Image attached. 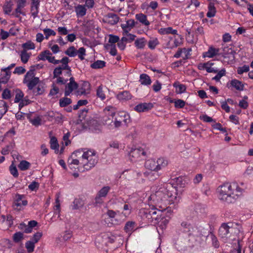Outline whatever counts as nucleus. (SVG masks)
I'll return each instance as SVG.
<instances>
[{
	"instance_id": "09e8293b",
	"label": "nucleus",
	"mask_w": 253,
	"mask_h": 253,
	"mask_svg": "<svg viewBox=\"0 0 253 253\" xmlns=\"http://www.w3.org/2000/svg\"><path fill=\"white\" fill-rule=\"evenodd\" d=\"M49 55H52V53L48 50H44L39 55L38 58L39 60L44 61Z\"/></svg>"
},
{
	"instance_id": "680f3d73",
	"label": "nucleus",
	"mask_w": 253,
	"mask_h": 253,
	"mask_svg": "<svg viewBox=\"0 0 253 253\" xmlns=\"http://www.w3.org/2000/svg\"><path fill=\"white\" fill-rule=\"evenodd\" d=\"M109 42L112 43L111 44H114V43L118 42L120 40L119 37L117 36L109 35Z\"/></svg>"
},
{
	"instance_id": "864d4df0",
	"label": "nucleus",
	"mask_w": 253,
	"mask_h": 253,
	"mask_svg": "<svg viewBox=\"0 0 253 253\" xmlns=\"http://www.w3.org/2000/svg\"><path fill=\"white\" fill-rule=\"evenodd\" d=\"M43 33L45 35V38L48 39L50 36H55L56 33L52 29L46 28L43 30Z\"/></svg>"
},
{
	"instance_id": "a18cd8bd",
	"label": "nucleus",
	"mask_w": 253,
	"mask_h": 253,
	"mask_svg": "<svg viewBox=\"0 0 253 253\" xmlns=\"http://www.w3.org/2000/svg\"><path fill=\"white\" fill-rule=\"evenodd\" d=\"M96 95L98 98H100L101 100H103L105 99L106 96L103 91V87L102 85L98 87L96 90Z\"/></svg>"
},
{
	"instance_id": "8fccbe9b",
	"label": "nucleus",
	"mask_w": 253,
	"mask_h": 253,
	"mask_svg": "<svg viewBox=\"0 0 253 253\" xmlns=\"http://www.w3.org/2000/svg\"><path fill=\"white\" fill-rule=\"evenodd\" d=\"M20 57L21 61L24 63H26L30 58V55L26 50H24L21 51Z\"/></svg>"
},
{
	"instance_id": "39448f33",
	"label": "nucleus",
	"mask_w": 253,
	"mask_h": 253,
	"mask_svg": "<svg viewBox=\"0 0 253 253\" xmlns=\"http://www.w3.org/2000/svg\"><path fill=\"white\" fill-rule=\"evenodd\" d=\"M230 225H232V223H224L222 224L218 230L219 235L221 238H228L230 236V233L234 229Z\"/></svg>"
},
{
	"instance_id": "58836bf2",
	"label": "nucleus",
	"mask_w": 253,
	"mask_h": 253,
	"mask_svg": "<svg viewBox=\"0 0 253 253\" xmlns=\"http://www.w3.org/2000/svg\"><path fill=\"white\" fill-rule=\"evenodd\" d=\"M173 86L175 87L177 89L176 92L178 93H182L186 91V86L182 84H179L177 83H174L173 84Z\"/></svg>"
},
{
	"instance_id": "6e6552de",
	"label": "nucleus",
	"mask_w": 253,
	"mask_h": 253,
	"mask_svg": "<svg viewBox=\"0 0 253 253\" xmlns=\"http://www.w3.org/2000/svg\"><path fill=\"white\" fill-rule=\"evenodd\" d=\"M142 155L145 156L146 152L141 148H135L131 150L129 153V158L131 161H135L137 158Z\"/></svg>"
},
{
	"instance_id": "ddd939ff",
	"label": "nucleus",
	"mask_w": 253,
	"mask_h": 253,
	"mask_svg": "<svg viewBox=\"0 0 253 253\" xmlns=\"http://www.w3.org/2000/svg\"><path fill=\"white\" fill-rule=\"evenodd\" d=\"M166 192H167V188L161 187L159 190L156 192L155 197L157 201H168L166 196Z\"/></svg>"
},
{
	"instance_id": "603ef678",
	"label": "nucleus",
	"mask_w": 253,
	"mask_h": 253,
	"mask_svg": "<svg viewBox=\"0 0 253 253\" xmlns=\"http://www.w3.org/2000/svg\"><path fill=\"white\" fill-rule=\"evenodd\" d=\"M159 44V42L157 39L155 38L153 40H151L148 42V47L151 49H154L156 46Z\"/></svg>"
},
{
	"instance_id": "9b49d317",
	"label": "nucleus",
	"mask_w": 253,
	"mask_h": 253,
	"mask_svg": "<svg viewBox=\"0 0 253 253\" xmlns=\"http://www.w3.org/2000/svg\"><path fill=\"white\" fill-rule=\"evenodd\" d=\"M154 107L152 103H140L134 107V110L138 112H147L151 110Z\"/></svg>"
},
{
	"instance_id": "72a5a7b5",
	"label": "nucleus",
	"mask_w": 253,
	"mask_h": 253,
	"mask_svg": "<svg viewBox=\"0 0 253 253\" xmlns=\"http://www.w3.org/2000/svg\"><path fill=\"white\" fill-rule=\"evenodd\" d=\"M156 162L158 170L161 169L162 168L165 167L168 165V161L163 158L158 159Z\"/></svg>"
},
{
	"instance_id": "f3484780",
	"label": "nucleus",
	"mask_w": 253,
	"mask_h": 253,
	"mask_svg": "<svg viewBox=\"0 0 253 253\" xmlns=\"http://www.w3.org/2000/svg\"><path fill=\"white\" fill-rule=\"evenodd\" d=\"M231 86L235 88L237 90L242 91L244 90V84L238 80L234 79L230 82Z\"/></svg>"
},
{
	"instance_id": "bf43d9fd",
	"label": "nucleus",
	"mask_w": 253,
	"mask_h": 253,
	"mask_svg": "<svg viewBox=\"0 0 253 253\" xmlns=\"http://www.w3.org/2000/svg\"><path fill=\"white\" fill-rule=\"evenodd\" d=\"M210 237L212 241V245L216 248H218L219 247V242L215 236L213 234L211 233Z\"/></svg>"
},
{
	"instance_id": "6ab92c4d",
	"label": "nucleus",
	"mask_w": 253,
	"mask_h": 253,
	"mask_svg": "<svg viewBox=\"0 0 253 253\" xmlns=\"http://www.w3.org/2000/svg\"><path fill=\"white\" fill-rule=\"evenodd\" d=\"M75 11L78 17H83L86 14V9L84 5L79 4L75 7Z\"/></svg>"
},
{
	"instance_id": "cd10ccee",
	"label": "nucleus",
	"mask_w": 253,
	"mask_h": 253,
	"mask_svg": "<svg viewBox=\"0 0 253 253\" xmlns=\"http://www.w3.org/2000/svg\"><path fill=\"white\" fill-rule=\"evenodd\" d=\"M119 100H128L131 98V95L127 91H124L119 93L117 95Z\"/></svg>"
},
{
	"instance_id": "0e129e2a",
	"label": "nucleus",
	"mask_w": 253,
	"mask_h": 253,
	"mask_svg": "<svg viewBox=\"0 0 253 253\" xmlns=\"http://www.w3.org/2000/svg\"><path fill=\"white\" fill-rule=\"evenodd\" d=\"M62 68L61 66L57 67L54 69L53 78L60 77L59 76L62 74Z\"/></svg>"
},
{
	"instance_id": "4be33fe9",
	"label": "nucleus",
	"mask_w": 253,
	"mask_h": 253,
	"mask_svg": "<svg viewBox=\"0 0 253 253\" xmlns=\"http://www.w3.org/2000/svg\"><path fill=\"white\" fill-rule=\"evenodd\" d=\"M135 225L136 223L134 221H128L126 222L124 229L126 232L130 233L134 230Z\"/></svg>"
},
{
	"instance_id": "a19ab883",
	"label": "nucleus",
	"mask_w": 253,
	"mask_h": 253,
	"mask_svg": "<svg viewBox=\"0 0 253 253\" xmlns=\"http://www.w3.org/2000/svg\"><path fill=\"white\" fill-rule=\"evenodd\" d=\"M65 53L70 57H75L77 54V51L74 46H71L65 51Z\"/></svg>"
},
{
	"instance_id": "20e7f679",
	"label": "nucleus",
	"mask_w": 253,
	"mask_h": 253,
	"mask_svg": "<svg viewBox=\"0 0 253 253\" xmlns=\"http://www.w3.org/2000/svg\"><path fill=\"white\" fill-rule=\"evenodd\" d=\"M24 198V195L16 194L12 205L14 210L20 211L23 209L24 207L27 205L28 201L26 200L23 199Z\"/></svg>"
},
{
	"instance_id": "3c124183",
	"label": "nucleus",
	"mask_w": 253,
	"mask_h": 253,
	"mask_svg": "<svg viewBox=\"0 0 253 253\" xmlns=\"http://www.w3.org/2000/svg\"><path fill=\"white\" fill-rule=\"evenodd\" d=\"M9 170L10 173L15 178L18 177L19 174L17 171V169L15 166L13 164H12L9 167Z\"/></svg>"
},
{
	"instance_id": "dca6fc26",
	"label": "nucleus",
	"mask_w": 253,
	"mask_h": 253,
	"mask_svg": "<svg viewBox=\"0 0 253 253\" xmlns=\"http://www.w3.org/2000/svg\"><path fill=\"white\" fill-rule=\"evenodd\" d=\"M135 18L141 24L145 26H148L150 25V22L147 19L146 15L142 13H138L135 15Z\"/></svg>"
},
{
	"instance_id": "4468645a",
	"label": "nucleus",
	"mask_w": 253,
	"mask_h": 253,
	"mask_svg": "<svg viewBox=\"0 0 253 253\" xmlns=\"http://www.w3.org/2000/svg\"><path fill=\"white\" fill-rule=\"evenodd\" d=\"M219 49L218 48H215L212 46L209 47L208 51L203 53L204 57L212 58L216 55H220L218 52Z\"/></svg>"
},
{
	"instance_id": "4d7b16f0",
	"label": "nucleus",
	"mask_w": 253,
	"mask_h": 253,
	"mask_svg": "<svg viewBox=\"0 0 253 253\" xmlns=\"http://www.w3.org/2000/svg\"><path fill=\"white\" fill-rule=\"evenodd\" d=\"M1 95L3 99H9L11 97V91L7 88L4 89Z\"/></svg>"
},
{
	"instance_id": "f257e3e1",
	"label": "nucleus",
	"mask_w": 253,
	"mask_h": 253,
	"mask_svg": "<svg viewBox=\"0 0 253 253\" xmlns=\"http://www.w3.org/2000/svg\"><path fill=\"white\" fill-rule=\"evenodd\" d=\"M218 198L227 204L234 203L238 199L241 189L236 183H225L218 188Z\"/></svg>"
},
{
	"instance_id": "c85d7f7f",
	"label": "nucleus",
	"mask_w": 253,
	"mask_h": 253,
	"mask_svg": "<svg viewBox=\"0 0 253 253\" xmlns=\"http://www.w3.org/2000/svg\"><path fill=\"white\" fill-rule=\"evenodd\" d=\"M4 74H1V78H0V82L2 84H6L8 82L11 76V72L9 71H3Z\"/></svg>"
},
{
	"instance_id": "e2e57ef3",
	"label": "nucleus",
	"mask_w": 253,
	"mask_h": 253,
	"mask_svg": "<svg viewBox=\"0 0 253 253\" xmlns=\"http://www.w3.org/2000/svg\"><path fill=\"white\" fill-rule=\"evenodd\" d=\"M42 236V233L41 232H37L35 234H34L32 240L33 242H34L35 243H37L38 242V241L40 240L41 237Z\"/></svg>"
},
{
	"instance_id": "2f4dec72",
	"label": "nucleus",
	"mask_w": 253,
	"mask_h": 253,
	"mask_svg": "<svg viewBox=\"0 0 253 253\" xmlns=\"http://www.w3.org/2000/svg\"><path fill=\"white\" fill-rule=\"evenodd\" d=\"M192 226L187 222L183 221L180 224V230H182L183 232L187 234L188 232H189V230Z\"/></svg>"
},
{
	"instance_id": "c9c22d12",
	"label": "nucleus",
	"mask_w": 253,
	"mask_h": 253,
	"mask_svg": "<svg viewBox=\"0 0 253 253\" xmlns=\"http://www.w3.org/2000/svg\"><path fill=\"white\" fill-rule=\"evenodd\" d=\"M8 105L5 101L3 100H0V113L5 114L8 110Z\"/></svg>"
},
{
	"instance_id": "423d86ee",
	"label": "nucleus",
	"mask_w": 253,
	"mask_h": 253,
	"mask_svg": "<svg viewBox=\"0 0 253 253\" xmlns=\"http://www.w3.org/2000/svg\"><path fill=\"white\" fill-rule=\"evenodd\" d=\"M69 83L65 85L64 95L65 96H69L73 90L78 89V84L75 82L74 78L71 77L69 79Z\"/></svg>"
},
{
	"instance_id": "5701e85b",
	"label": "nucleus",
	"mask_w": 253,
	"mask_h": 253,
	"mask_svg": "<svg viewBox=\"0 0 253 253\" xmlns=\"http://www.w3.org/2000/svg\"><path fill=\"white\" fill-rule=\"evenodd\" d=\"M216 9L214 3L210 2L208 6V11L207 13V16L209 18L213 17L215 16Z\"/></svg>"
},
{
	"instance_id": "774afa93",
	"label": "nucleus",
	"mask_w": 253,
	"mask_h": 253,
	"mask_svg": "<svg viewBox=\"0 0 253 253\" xmlns=\"http://www.w3.org/2000/svg\"><path fill=\"white\" fill-rule=\"evenodd\" d=\"M41 119L39 116H37L31 120L30 123L35 126H38L41 124Z\"/></svg>"
},
{
	"instance_id": "f704fd0d",
	"label": "nucleus",
	"mask_w": 253,
	"mask_h": 253,
	"mask_svg": "<svg viewBox=\"0 0 253 253\" xmlns=\"http://www.w3.org/2000/svg\"><path fill=\"white\" fill-rule=\"evenodd\" d=\"M15 97L14 99L15 103L19 102L22 99H23L24 97V93L21 91V90L19 89H16L15 90Z\"/></svg>"
},
{
	"instance_id": "a878e982",
	"label": "nucleus",
	"mask_w": 253,
	"mask_h": 253,
	"mask_svg": "<svg viewBox=\"0 0 253 253\" xmlns=\"http://www.w3.org/2000/svg\"><path fill=\"white\" fill-rule=\"evenodd\" d=\"M50 148L55 150V153H57L58 152L59 144L56 138L54 136L52 137L50 140Z\"/></svg>"
},
{
	"instance_id": "473e14b6",
	"label": "nucleus",
	"mask_w": 253,
	"mask_h": 253,
	"mask_svg": "<svg viewBox=\"0 0 253 253\" xmlns=\"http://www.w3.org/2000/svg\"><path fill=\"white\" fill-rule=\"evenodd\" d=\"M12 4L10 1H7L3 6V10L5 14H9L12 10Z\"/></svg>"
},
{
	"instance_id": "c756f323",
	"label": "nucleus",
	"mask_w": 253,
	"mask_h": 253,
	"mask_svg": "<svg viewBox=\"0 0 253 253\" xmlns=\"http://www.w3.org/2000/svg\"><path fill=\"white\" fill-rule=\"evenodd\" d=\"M30 166L31 164L29 162L25 160H22L20 162L18 167L20 170L24 171L30 168Z\"/></svg>"
},
{
	"instance_id": "de8ad7c7",
	"label": "nucleus",
	"mask_w": 253,
	"mask_h": 253,
	"mask_svg": "<svg viewBox=\"0 0 253 253\" xmlns=\"http://www.w3.org/2000/svg\"><path fill=\"white\" fill-rule=\"evenodd\" d=\"M135 22L133 19H129L126 21V24H122L121 27L122 29L125 28H128L129 30H130L131 28H133L135 26Z\"/></svg>"
},
{
	"instance_id": "49530a36",
	"label": "nucleus",
	"mask_w": 253,
	"mask_h": 253,
	"mask_svg": "<svg viewBox=\"0 0 253 253\" xmlns=\"http://www.w3.org/2000/svg\"><path fill=\"white\" fill-rule=\"evenodd\" d=\"M110 189V188L109 186H104L99 191L97 195L101 197H105L107 196Z\"/></svg>"
},
{
	"instance_id": "e433bc0d",
	"label": "nucleus",
	"mask_w": 253,
	"mask_h": 253,
	"mask_svg": "<svg viewBox=\"0 0 253 253\" xmlns=\"http://www.w3.org/2000/svg\"><path fill=\"white\" fill-rule=\"evenodd\" d=\"M146 41L144 38L137 39L135 40L134 44L136 47L139 49H142L145 45Z\"/></svg>"
},
{
	"instance_id": "5fc2aeb1",
	"label": "nucleus",
	"mask_w": 253,
	"mask_h": 253,
	"mask_svg": "<svg viewBox=\"0 0 253 253\" xmlns=\"http://www.w3.org/2000/svg\"><path fill=\"white\" fill-rule=\"evenodd\" d=\"M225 72L226 71L225 69H221L218 72L217 74L215 77L212 78V80H215L216 82L219 81L221 78L225 75Z\"/></svg>"
},
{
	"instance_id": "7ed1b4c3",
	"label": "nucleus",
	"mask_w": 253,
	"mask_h": 253,
	"mask_svg": "<svg viewBox=\"0 0 253 253\" xmlns=\"http://www.w3.org/2000/svg\"><path fill=\"white\" fill-rule=\"evenodd\" d=\"M141 216L143 218L148 219L149 222H153L154 221L156 223L161 218L162 211L155 208L144 209L140 211Z\"/></svg>"
},
{
	"instance_id": "f03ea898",
	"label": "nucleus",
	"mask_w": 253,
	"mask_h": 253,
	"mask_svg": "<svg viewBox=\"0 0 253 253\" xmlns=\"http://www.w3.org/2000/svg\"><path fill=\"white\" fill-rule=\"evenodd\" d=\"M82 151H76L72 154L73 157L74 155L78 154L81 155L80 160L76 159H69L68 163L69 165H79V164L83 166L84 169L88 170L94 167L98 162V157L94 151H91L88 150L84 152L82 154Z\"/></svg>"
},
{
	"instance_id": "412c9836",
	"label": "nucleus",
	"mask_w": 253,
	"mask_h": 253,
	"mask_svg": "<svg viewBox=\"0 0 253 253\" xmlns=\"http://www.w3.org/2000/svg\"><path fill=\"white\" fill-rule=\"evenodd\" d=\"M139 82L143 85H150L151 83V80L149 76L146 74H141L140 76Z\"/></svg>"
},
{
	"instance_id": "9d476101",
	"label": "nucleus",
	"mask_w": 253,
	"mask_h": 253,
	"mask_svg": "<svg viewBox=\"0 0 253 253\" xmlns=\"http://www.w3.org/2000/svg\"><path fill=\"white\" fill-rule=\"evenodd\" d=\"M119 17L116 14L109 13L104 16V21L110 25H115L119 21Z\"/></svg>"
},
{
	"instance_id": "ea45409f",
	"label": "nucleus",
	"mask_w": 253,
	"mask_h": 253,
	"mask_svg": "<svg viewBox=\"0 0 253 253\" xmlns=\"http://www.w3.org/2000/svg\"><path fill=\"white\" fill-rule=\"evenodd\" d=\"M72 103V100L68 97H63L59 100V105L61 107H65Z\"/></svg>"
},
{
	"instance_id": "0eeeda50",
	"label": "nucleus",
	"mask_w": 253,
	"mask_h": 253,
	"mask_svg": "<svg viewBox=\"0 0 253 253\" xmlns=\"http://www.w3.org/2000/svg\"><path fill=\"white\" fill-rule=\"evenodd\" d=\"M26 0H17L16 8L15 9L14 12L12 13V15L17 18H21V17L19 14H21L24 16L25 15V12H23L22 9L26 5Z\"/></svg>"
},
{
	"instance_id": "7c9ffc66",
	"label": "nucleus",
	"mask_w": 253,
	"mask_h": 253,
	"mask_svg": "<svg viewBox=\"0 0 253 253\" xmlns=\"http://www.w3.org/2000/svg\"><path fill=\"white\" fill-rule=\"evenodd\" d=\"M105 62L102 60H97L91 64L90 67L92 69H100L105 66Z\"/></svg>"
},
{
	"instance_id": "393cba45",
	"label": "nucleus",
	"mask_w": 253,
	"mask_h": 253,
	"mask_svg": "<svg viewBox=\"0 0 253 253\" xmlns=\"http://www.w3.org/2000/svg\"><path fill=\"white\" fill-rule=\"evenodd\" d=\"M236 53V52L231 48L227 46H224L223 47V52L220 53V55L226 58L227 57V54H232L234 55Z\"/></svg>"
},
{
	"instance_id": "79ce46f5",
	"label": "nucleus",
	"mask_w": 253,
	"mask_h": 253,
	"mask_svg": "<svg viewBox=\"0 0 253 253\" xmlns=\"http://www.w3.org/2000/svg\"><path fill=\"white\" fill-rule=\"evenodd\" d=\"M19 229L23 231V232L25 233H30L32 232V230H31L28 226V225L25 224L24 222H22L20 223L18 226Z\"/></svg>"
},
{
	"instance_id": "2eb2a0df",
	"label": "nucleus",
	"mask_w": 253,
	"mask_h": 253,
	"mask_svg": "<svg viewBox=\"0 0 253 253\" xmlns=\"http://www.w3.org/2000/svg\"><path fill=\"white\" fill-rule=\"evenodd\" d=\"M145 167L151 171H158L157 167V162L153 159H149L146 161L145 163Z\"/></svg>"
},
{
	"instance_id": "c03bdc74",
	"label": "nucleus",
	"mask_w": 253,
	"mask_h": 253,
	"mask_svg": "<svg viewBox=\"0 0 253 253\" xmlns=\"http://www.w3.org/2000/svg\"><path fill=\"white\" fill-rule=\"evenodd\" d=\"M35 243L32 241H28L25 243V247L27 252L29 253H32L34 251Z\"/></svg>"
},
{
	"instance_id": "052dcab7",
	"label": "nucleus",
	"mask_w": 253,
	"mask_h": 253,
	"mask_svg": "<svg viewBox=\"0 0 253 253\" xmlns=\"http://www.w3.org/2000/svg\"><path fill=\"white\" fill-rule=\"evenodd\" d=\"M185 102L181 99H177L174 101V106L177 108H182L184 107Z\"/></svg>"
},
{
	"instance_id": "b1692460",
	"label": "nucleus",
	"mask_w": 253,
	"mask_h": 253,
	"mask_svg": "<svg viewBox=\"0 0 253 253\" xmlns=\"http://www.w3.org/2000/svg\"><path fill=\"white\" fill-rule=\"evenodd\" d=\"M73 209L78 210L82 208L84 205V201L80 198L75 199L73 202Z\"/></svg>"
},
{
	"instance_id": "4c0bfd02",
	"label": "nucleus",
	"mask_w": 253,
	"mask_h": 253,
	"mask_svg": "<svg viewBox=\"0 0 253 253\" xmlns=\"http://www.w3.org/2000/svg\"><path fill=\"white\" fill-rule=\"evenodd\" d=\"M157 171H151L147 173H144V174L146 175L150 180H154L157 179L159 176V174Z\"/></svg>"
},
{
	"instance_id": "338daca9",
	"label": "nucleus",
	"mask_w": 253,
	"mask_h": 253,
	"mask_svg": "<svg viewBox=\"0 0 253 253\" xmlns=\"http://www.w3.org/2000/svg\"><path fill=\"white\" fill-rule=\"evenodd\" d=\"M52 88L50 90L49 95L53 96L58 93L59 91V88L55 86L54 84L52 85Z\"/></svg>"
},
{
	"instance_id": "1a4fd4ad",
	"label": "nucleus",
	"mask_w": 253,
	"mask_h": 253,
	"mask_svg": "<svg viewBox=\"0 0 253 253\" xmlns=\"http://www.w3.org/2000/svg\"><path fill=\"white\" fill-rule=\"evenodd\" d=\"M116 239V237L114 236L110 237L107 234H104L101 236L98 237L96 242L101 243L102 245L105 244L107 245L108 243H113Z\"/></svg>"
},
{
	"instance_id": "13d9d810",
	"label": "nucleus",
	"mask_w": 253,
	"mask_h": 253,
	"mask_svg": "<svg viewBox=\"0 0 253 253\" xmlns=\"http://www.w3.org/2000/svg\"><path fill=\"white\" fill-rule=\"evenodd\" d=\"M250 70V67L248 65H245L242 67H239L237 69V73L238 74H242L244 72H248Z\"/></svg>"
},
{
	"instance_id": "aec40b11",
	"label": "nucleus",
	"mask_w": 253,
	"mask_h": 253,
	"mask_svg": "<svg viewBox=\"0 0 253 253\" xmlns=\"http://www.w3.org/2000/svg\"><path fill=\"white\" fill-rule=\"evenodd\" d=\"M35 71V66H31L30 69L29 71H28L26 74L25 76V78L23 81V83L26 84L28 83V80H31L34 78V72Z\"/></svg>"
},
{
	"instance_id": "37998d69",
	"label": "nucleus",
	"mask_w": 253,
	"mask_h": 253,
	"mask_svg": "<svg viewBox=\"0 0 253 253\" xmlns=\"http://www.w3.org/2000/svg\"><path fill=\"white\" fill-rule=\"evenodd\" d=\"M24 238L23 233L21 232H17L13 235V240L15 243H18Z\"/></svg>"
},
{
	"instance_id": "a211bd4d",
	"label": "nucleus",
	"mask_w": 253,
	"mask_h": 253,
	"mask_svg": "<svg viewBox=\"0 0 253 253\" xmlns=\"http://www.w3.org/2000/svg\"><path fill=\"white\" fill-rule=\"evenodd\" d=\"M40 79L38 77H34L32 79L28 80L27 85L29 90H32L34 87L40 83Z\"/></svg>"
},
{
	"instance_id": "6e6d98bb",
	"label": "nucleus",
	"mask_w": 253,
	"mask_h": 253,
	"mask_svg": "<svg viewBox=\"0 0 253 253\" xmlns=\"http://www.w3.org/2000/svg\"><path fill=\"white\" fill-rule=\"evenodd\" d=\"M22 47L26 49H34L35 48V44L31 41H29L27 42L22 44Z\"/></svg>"
},
{
	"instance_id": "f8f14e48",
	"label": "nucleus",
	"mask_w": 253,
	"mask_h": 253,
	"mask_svg": "<svg viewBox=\"0 0 253 253\" xmlns=\"http://www.w3.org/2000/svg\"><path fill=\"white\" fill-rule=\"evenodd\" d=\"M190 240H197L198 238H200L202 236L201 232L199 229L197 227L192 226L190 228L189 232L187 233Z\"/></svg>"
},
{
	"instance_id": "69168bd1",
	"label": "nucleus",
	"mask_w": 253,
	"mask_h": 253,
	"mask_svg": "<svg viewBox=\"0 0 253 253\" xmlns=\"http://www.w3.org/2000/svg\"><path fill=\"white\" fill-rule=\"evenodd\" d=\"M31 100L26 99V98L22 99L19 104V109L20 110L24 106L29 104L31 103Z\"/></svg>"
},
{
	"instance_id": "bb28decb",
	"label": "nucleus",
	"mask_w": 253,
	"mask_h": 253,
	"mask_svg": "<svg viewBox=\"0 0 253 253\" xmlns=\"http://www.w3.org/2000/svg\"><path fill=\"white\" fill-rule=\"evenodd\" d=\"M33 90V93L36 95H42L44 91V88L43 84L42 83H39L37 86L34 88Z\"/></svg>"
}]
</instances>
